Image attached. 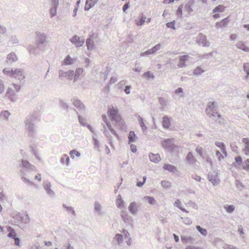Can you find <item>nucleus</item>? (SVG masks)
<instances>
[{
	"label": "nucleus",
	"mask_w": 249,
	"mask_h": 249,
	"mask_svg": "<svg viewBox=\"0 0 249 249\" xmlns=\"http://www.w3.org/2000/svg\"><path fill=\"white\" fill-rule=\"evenodd\" d=\"M196 228L202 235L205 236L207 235L208 232L206 229L202 228L199 225H197Z\"/></svg>",
	"instance_id": "42"
},
{
	"label": "nucleus",
	"mask_w": 249,
	"mask_h": 249,
	"mask_svg": "<svg viewBox=\"0 0 249 249\" xmlns=\"http://www.w3.org/2000/svg\"><path fill=\"white\" fill-rule=\"evenodd\" d=\"M37 49V48L36 46H35L33 45H29L28 47L29 53L30 54H34L35 55H37L39 54V53L36 52Z\"/></svg>",
	"instance_id": "38"
},
{
	"label": "nucleus",
	"mask_w": 249,
	"mask_h": 249,
	"mask_svg": "<svg viewBox=\"0 0 249 249\" xmlns=\"http://www.w3.org/2000/svg\"><path fill=\"white\" fill-rule=\"evenodd\" d=\"M70 158L67 154H64L60 159V162L62 164L66 163L68 166L70 163Z\"/></svg>",
	"instance_id": "39"
},
{
	"label": "nucleus",
	"mask_w": 249,
	"mask_h": 249,
	"mask_svg": "<svg viewBox=\"0 0 249 249\" xmlns=\"http://www.w3.org/2000/svg\"><path fill=\"white\" fill-rule=\"evenodd\" d=\"M242 142L244 144V148L243 151L246 155H249V138H244L242 139Z\"/></svg>",
	"instance_id": "28"
},
{
	"label": "nucleus",
	"mask_w": 249,
	"mask_h": 249,
	"mask_svg": "<svg viewBox=\"0 0 249 249\" xmlns=\"http://www.w3.org/2000/svg\"><path fill=\"white\" fill-rule=\"evenodd\" d=\"M128 209L129 212L133 215H136L138 211V206L136 202L133 201L129 205Z\"/></svg>",
	"instance_id": "18"
},
{
	"label": "nucleus",
	"mask_w": 249,
	"mask_h": 249,
	"mask_svg": "<svg viewBox=\"0 0 249 249\" xmlns=\"http://www.w3.org/2000/svg\"><path fill=\"white\" fill-rule=\"evenodd\" d=\"M119 196L120 197V199H119L118 198L117 199L116 205L118 208H121L124 207V200L122 199L121 196L119 195Z\"/></svg>",
	"instance_id": "54"
},
{
	"label": "nucleus",
	"mask_w": 249,
	"mask_h": 249,
	"mask_svg": "<svg viewBox=\"0 0 249 249\" xmlns=\"http://www.w3.org/2000/svg\"><path fill=\"white\" fill-rule=\"evenodd\" d=\"M115 239L120 244L123 240V237L122 234L120 233H117L115 236Z\"/></svg>",
	"instance_id": "56"
},
{
	"label": "nucleus",
	"mask_w": 249,
	"mask_h": 249,
	"mask_svg": "<svg viewBox=\"0 0 249 249\" xmlns=\"http://www.w3.org/2000/svg\"><path fill=\"white\" fill-rule=\"evenodd\" d=\"M181 242L184 244H193L194 241L195 239L192 237L189 236H186L185 235H181Z\"/></svg>",
	"instance_id": "29"
},
{
	"label": "nucleus",
	"mask_w": 249,
	"mask_h": 249,
	"mask_svg": "<svg viewBox=\"0 0 249 249\" xmlns=\"http://www.w3.org/2000/svg\"><path fill=\"white\" fill-rule=\"evenodd\" d=\"M59 105L60 107L66 109V112H68V109L70 106L67 103L64 102L62 99H60L59 100Z\"/></svg>",
	"instance_id": "44"
},
{
	"label": "nucleus",
	"mask_w": 249,
	"mask_h": 249,
	"mask_svg": "<svg viewBox=\"0 0 249 249\" xmlns=\"http://www.w3.org/2000/svg\"><path fill=\"white\" fill-rule=\"evenodd\" d=\"M63 207L65 208L68 212H71L74 216L76 215V213L74 208L71 206H67L66 204H63Z\"/></svg>",
	"instance_id": "49"
},
{
	"label": "nucleus",
	"mask_w": 249,
	"mask_h": 249,
	"mask_svg": "<svg viewBox=\"0 0 249 249\" xmlns=\"http://www.w3.org/2000/svg\"><path fill=\"white\" fill-rule=\"evenodd\" d=\"M6 95L9 98V99L11 101H16V93L14 89H12L11 88H9L6 93Z\"/></svg>",
	"instance_id": "21"
},
{
	"label": "nucleus",
	"mask_w": 249,
	"mask_h": 249,
	"mask_svg": "<svg viewBox=\"0 0 249 249\" xmlns=\"http://www.w3.org/2000/svg\"><path fill=\"white\" fill-rule=\"evenodd\" d=\"M3 72L10 77H14L20 81L25 78V76L23 75L22 71L21 69H15L13 70L11 69L10 70H9L6 68H4L3 70Z\"/></svg>",
	"instance_id": "5"
},
{
	"label": "nucleus",
	"mask_w": 249,
	"mask_h": 249,
	"mask_svg": "<svg viewBox=\"0 0 249 249\" xmlns=\"http://www.w3.org/2000/svg\"><path fill=\"white\" fill-rule=\"evenodd\" d=\"M242 167L243 170L249 172V159L244 160Z\"/></svg>",
	"instance_id": "51"
},
{
	"label": "nucleus",
	"mask_w": 249,
	"mask_h": 249,
	"mask_svg": "<svg viewBox=\"0 0 249 249\" xmlns=\"http://www.w3.org/2000/svg\"><path fill=\"white\" fill-rule=\"evenodd\" d=\"M74 63V59L68 55L62 62V65H71Z\"/></svg>",
	"instance_id": "32"
},
{
	"label": "nucleus",
	"mask_w": 249,
	"mask_h": 249,
	"mask_svg": "<svg viewBox=\"0 0 249 249\" xmlns=\"http://www.w3.org/2000/svg\"><path fill=\"white\" fill-rule=\"evenodd\" d=\"M71 101L74 107L77 109L83 112L86 111V108L85 105L77 97H73L71 99Z\"/></svg>",
	"instance_id": "10"
},
{
	"label": "nucleus",
	"mask_w": 249,
	"mask_h": 249,
	"mask_svg": "<svg viewBox=\"0 0 249 249\" xmlns=\"http://www.w3.org/2000/svg\"><path fill=\"white\" fill-rule=\"evenodd\" d=\"M70 155L72 159L74 158V155L77 157H79L81 156V153L76 150V149H74L70 151Z\"/></svg>",
	"instance_id": "47"
},
{
	"label": "nucleus",
	"mask_w": 249,
	"mask_h": 249,
	"mask_svg": "<svg viewBox=\"0 0 249 249\" xmlns=\"http://www.w3.org/2000/svg\"><path fill=\"white\" fill-rule=\"evenodd\" d=\"M71 42L74 44L76 47H81L84 43V40L81 39L80 37L77 35L73 36L70 39Z\"/></svg>",
	"instance_id": "14"
},
{
	"label": "nucleus",
	"mask_w": 249,
	"mask_h": 249,
	"mask_svg": "<svg viewBox=\"0 0 249 249\" xmlns=\"http://www.w3.org/2000/svg\"><path fill=\"white\" fill-rule=\"evenodd\" d=\"M209 117L212 118L213 120L215 122V123L219 124H224V120L223 118L222 117L221 115L219 114L217 111L212 112L210 113V114H207Z\"/></svg>",
	"instance_id": "12"
},
{
	"label": "nucleus",
	"mask_w": 249,
	"mask_h": 249,
	"mask_svg": "<svg viewBox=\"0 0 249 249\" xmlns=\"http://www.w3.org/2000/svg\"><path fill=\"white\" fill-rule=\"evenodd\" d=\"M243 162L244 161L241 156H237L235 158V161L232 163V166L236 168L240 166L242 167Z\"/></svg>",
	"instance_id": "25"
},
{
	"label": "nucleus",
	"mask_w": 249,
	"mask_h": 249,
	"mask_svg": "<svg viewBox=\"0 0 249 249\" xmlns=\"http://www.w3.org/2000/svg\"><path fill=\"white\" fill-rule=\"evenodd\" d=\"M238 231L239 232L240 235L243 238H244V230L242 227V226L240 225L238 226Z\"/></svg>",
	"instance_id": "63"
},
{
	"label": "nucleus",
	"mask_w": 249,
	"mask_h": 249,
	"mask_svg": "<svg viewBox=\"0 0 249 249\" xmlns=\"http://www.w3.org/2000/svg\"><path fill=\"white\" fill-rule=\"evenodd\" d=\"M161 185L164 188L167 189L171 187V183L166 180H162L161 181Z\"/></svg>",
	"instance_id": "55"
},
{
	"label": "nucleus",
	"mask_w": 249,
	"mask_h": 249,
	"mask_svg": "<svg viewBox=\"0 0 249 249\" xmlns=\"http://www.w3.org/2000/svg\"><path fill=\"white\" fill-rule=\"evenodd\" d=\"M217 103L215 102H209L206 107L205 109V112L207 114H210L212 112L216 111L217 109Z\"/></svg>",
	"instance_id": "16"
},
{
	"label": "nucleus",
	"mask_w": 249,
	"mask_h": 249,
	"mask_svg": "<svg viewBox=\"0 0 249 249\" xmlns=\"http://www.w3.org/2000/svg\"><path fill=\"white\" fill-rule=\"evenodd\" d=\"M224 208L228 213H231L234 211L235 206L233 205H227L224 206Z\"/></svg>",
	"instance_id": "52"
},
{
	"label": "nucleus",
	"mask_w": 249,
	"mask_h": 249,
	"mask_svg": "<svg viewBox=\"0 0 249 249\" xmlns=\"http://www.w3.org/2000/svg\"><path fill=\"white\" fill-rule=\"evenodd\" d=\"M137 138V135L135 134L134 131H131L129 132L128 139V143H131L132 142H135Z\"/></svg>",
	"instance_id": "35"
},
{
	"label": "nucleus",
	"mask_w": 249,
	"mask_h": 249,
	"mask_svg": "<svg viewBox=\"0 0 249 249\" xmlns=\"http://www.w3.org/2000/svg\"><path fill=\"white\" fill-rule=\"evenodd\" d=\"M59 78L63 80L64 78L66 77L69 80L73 79L74 75V71L70 70L67 71H65L63 70H59L58 71Z\"/></svg>",
	"instance_id": "8"
},
{
	"label": "nucleus",
	"mask_w": 249,
	"mask_h": 249,
	"mask_svg": "<svg viewBox=\"0 0 249 249\" xmlns=\"http://www.w3.org/2000/svg\"><path fill=\"white\" fill-rule=\"evenodd\" d=\"M215 155L216 156V157H217L218 158V160L219 161H221L222 160L224 159V157H225L223 154H222L221 153V152L218 151V150H217L216 151V153H215Z\"/></svg>",
	"instance_id": "62"
},
{
	"label": "nucleus",
	"mask_w": 249,
	"mask_h": 249,
	"mask_svg": "<svg viewBox=\"0 0 249 249\" xmlns=\"http://www.w3.org/2000/svg\"><path fill=\"white\" fill-rule=\"evenodd\" d=\"M83 71H84V70L83 68H78L76 69L75 72H74V75L73 77V80L74 83L75 82L78 80L79 76L82 74Z\"/></svg>",
	"instance_id": "30"
},
{
	"label": "nucleus",
	"mask_w": 249,
	"mask_h": 249,
	"mask_svg": "<svg viewBox=\"0 0 249 249\" xmlns=\"http://www.w3.org/2000/svg\"><path fill=\"white\" fill-rule=\"evenodd\" d=\"M97 37V35L95 33H93L87 39L86 44L88 51H91L95 48L94 40Z\"/></svg>",
	"instance_id": "9"
},
{
	"label": "nucleus",
	"mask_w": 249,
	"mask_h": 249,
	"mask_svg": "<svg viewBox=\"0 0 249 249\" xmlns=\"http://www.w3.org/2000/svg\"><path fill=\"white\" fill-rule=\"evenodd\" d=\"M7 231L9 232L7 236L12 239L16 238V237L17 236V233L15 230L13 228L9 226H7Z\"/></svg>",
	"instance_id": "34"
},
{
	"label": "nucleus",
	"mask_w": 249,
	"mask_h": 249,
	"mask_svg": "<svg viewBox=\"0 0 249 249\" xmlns=\"http://www.w3.org/2000/svg\"><path fill=\"white\" fill-rule=\"evenodd\" d=\"M10 114V113L9 112L8 110H3L0 112L1 117L6 119H7L8 118Z\"/></svg>",
	"instance_id": "59"
},
{
	"label": "nucleus",
	"mask_w": 249,
	"mask_h": 249,
	"mask_svg": "<svg viewBox=\"0 0 249 249\" xmlns=\"http://www.w3.org/2000/svg\"><path fill=\"white\" fill-rule=\"evenodd\" d=\"M161 144L165 151L170 153L174 152L175 149L178 147V146L174 143V138L163 139L161 142Z\"/></svg>",
	"instance_id": "6"
},
{
	"label": "nucleus",
	"mask_w": 249,
	"mask_h": 249,
	"mask_svg": "<svg viewBox=\"0 0 249 249\" xmlns=\"http://www.w3.org/2000/svg\"><path fill=\"white\" fill-rule=\"evenodd\" d=\"M204 71L203 70L200 66H197L193 71V74L195 75H199L201 74Z\"/></svg>",
	"instance_id": "53"
},
{
	"label": "nucleus",
	"mask_w": 249,
	"mask_h": 249,
	"mask_svg": "<svg viewBox=\"0 0 249 249\" xmlns=\"http://www.w3.org/2000/svg\"><path fill=\"white\" fill-rule=\"evenodd\" d=\"M121 216L122 217V219H123L125 223L132 225L133 219L131 217V216H130L128 214V212L127 211H122L121 213Z\"/></svg>",
	"instance_id": "17"
},
{
	"label": "nucleus",
	"mask_w": 249,
	"mask_h": 249,
	"mask_svg": "<svg viewBox=\"0 0 249 249\" xmlns=\"http://www.w3.org/2000/svg\"><path fill=\"white\" fill-rule=\"evenodd\" d=\"M107 114L112 122H114L120 130L126 131L127 126L122 119L117 107H109L107 110Z\"/></svg>",
	"instance_id": "1"
},
{
	"label": "nucleus",
	"mask_w": 249,
	"mask_h": 249,
	"mask_svg": "<svg viewBox=\"0 0 249 249\" xmlns=\"http://www.w3.org/2000/svg\"><path fill=\"white\" fill-rule=\"evenodd\" d=\"M29 149H30V151L34 155V156L36 157V158L37 160H40L39 157H38V156L37 155V151L34 149L33 146L30 145L29 147Z\"/></svg>",
	"instance_id": "60"
},
{
	"label": "nucleus",
	"mask_w": 249,
	"mask_h": 249,
	"mask_svg": "<svg viewBox=\"0 0 249 249\" xmlns=\"http://www.w3.org/2000/svg\"><path fill=\"white\" fill-rule=\"evenodd\" d=\"M51 183L50 182H44L43 187L47 193L50 196H54V192L51 189Z\"/></svg>",
	"instance_id": "23"
},
{
	"label": "nucleus",
	"mask_w": 249,
	"mask_h": 249,
	"mask_svg": "<svg viewBox=\"0 0 249 249\" xmlns=\"http://www.w3.org/2000/svg\"><path fill=\"white\" fill-rule=\"evenodd\" d=\"M187 162L190 164H194L196 161V160L192 152H189L186 157Z\"/></svg>",
	"instance_id": "33"
},
{
	"label": "nucleus",
	"mask_w": 249,
	"mask_h": 249,
	"mask_svg": "<svg viewBox=\"0 0 249 249\" xmlns=\"http://www.w3.org/2000/svg\"><path fill=\"white\" fill-rule=\"evenodd\" d=\"M208 179L213 185L216 186L218 184L219 181L218 178V174L217 172L213 171L212 172H209L208 174Z\"/></svg>",
	"instance_id": "11"
},
{
	"label": "nucleus",
	"mask_w": 249,
	"mask_h": 249,
	"mask_svg": "<svg viewBox=\"0 0 249 249\" xmlns=\"http://www.w3.org/2000/svg\"><path fill=\"white\" fill-rule=\"evenodd\" d=\"M179 62L177 66L179 68H183L186 66V62L189 60L190 56L189 55H183L179 56Z\"/></svg>",
	"instance_id": "15"
},
{
	"label": "nucleus",
	"mask_w": 249,
	"mask_h": 249,
	"mask_svg": "<svg viewBox=\"0 0 249 249\" xmlns=\"http://www.w3.org/2000/svg\"><path fill=\"white\" fill-rule=\"evenodd\" d=\"M39 116V112L35 111L31 115L26 118L25 121V127L28 131V135L30 137H33L36 132V126L34 124V122Z\"/></svg>",
	"instance_id": "3"
},
{
	"label": "nucleus",
	"mask_w": 249,
	"mask_h": 249,
	"mask_svg": "<svg viewBox=\"0 0 249 249\" xmlns=\"http://www.w3.org/2000/svg\"><path fill=\"white\" fill-rule=\"evenodd\" d=\"M143 199L151 205H154L156 202L155 199L153 196H145L144 197Z\"/></svg>",
	"instance_id": "46"
},
{
	"label": "nucleus",
	"mask_w": 249,
	"mask_h": 249,
	"mask_svg": "<svg viewBox=\"0 0 249 249\" xmlns=\"http://www.w3.org/2000/svg\"><path fill=\"white\" fill-rule=\"evenodd\" d=\"M163 169L165 171H168L171 173H175L177 171V169L175 166L169 163H165L163 166Z\"/></svg>",
	"instance_id": "27"
},
{
	"label": "nucleus",
	"mask_w": 249,
	"mask_h": 249,
	"mask_svg": "<svg viewBox=\"0 0 249 249\" xmlns=\"http://www.w3.org/2000/svg\"><path fill=\"white\" fill-rule=\"evenodd\" d=\"M36 46L40 51H44L48 41L47 36L43 33L36 32Z\"/></svg>",
	"instance_id": "4"
},
{
	"label": "nucleus",
	"mask_w": 249,
	"mask_h": 249,
	"mask_svg": "<svg viewBox=\"0 0 249 249\" xmlns=\"http://www.w3.org/2000/svg\"><path fill=\"white\" fill-rule=\"evenodd\" d=\"M183 7V4L179 5V6L178 7V8L177 10V11H176V14L178 16L181 17L182 16Z\"/></svg>",
	"instance_id": "58"
},
{
	"label": "nucleus",
	"mask_w": 249,
	"mask_h": 249,
	"mask_svg": "<svg viewBox=\"0 0 249 249\" xmlns=\"http://www.w3.org/2000/svg\"><path fill=\"white\" fill-rule=\"evenodd\" d=\"M175 23H176L175 20H173L171 22H169L166 23V26L167 28H171V29L175 30H176Z\"/></svg>",
	"instance_id": "57"
},
{
	"label": "nucleus",
	"mask_w": 249,
	"mask_h": 249,
	"mask_svg": "<svg viewBox=\"0 0 249 249\" xmlns=\"http://www.w3.org/2000/svg\"><path fill=\"white\" fill-rule=\"evenodd\" d=\"M196 42L199 46L203 47H209L210 45V42L207 39V36L202 33H199L197 38Z\"/></svg>",
	"instance_id": "7"
},
{
	"label": "nucleus",
	"mask_w": 249,
	"mask_h": 249,
	"mask_svg": "<svg viewBox=\"0 0 249 249\" xmlns=\"http://www.w3.org/2000/svg\"><path fill=\"white\" fill-rule=\"evenodd\" d=\"M196 152L201 157L203 156V150L201 147L197 146L196 149Z\"/></svg>",
	"instance_id": "64"
},
{
	"label": "nucleus",
	"mask_w": 249,
	"mask_h": 249,
	"mask_svg": "<svg viewBox=\"0 0 249 249\" xmlns=\"http://www.w3.org/2000/svg\"><path fill=\"white\" fill-rule=\"evenodd\" d=\"M98 1V0H86L84 10L89 11L95 5Z\"/></svg>",
	"instance_id": "22"
},
{
	"label": "nucleus",
	"mask_w": 249,
	"mask_h": 249,
	"mask_svg": "<svg viewBox=\"0 0 249 249\" xmlns=\"http://www.w3.org/2000/svg\"><path fill=\"white\" fill-rule=\"evenodd\" d=\"M21 218L19 221H20L23 223L27 224L30 221L29 217L28 214H22Z\"/></svg>",
	"instance_id": "45"
},
{
	"label": "nucleus",
	"mask_w": 249,
	"mask_h": 249,
	"mask_svg": "<svg viewBox=\"0 0 249 249\" xmlns=\"http://www.w3.org/2000/svg\"><path fill=\"white\" fill-rule=\"evenodd\" d=\"M143 76L147 80H149L150 79H154L155 78V75L150 71H147L146 72H145L143 74Z\"/></svg>",
	"instance_id": "43"
},
{
	"label": "nucleus",
	"mask_w": 249,
	"mask_h": 249,
	"mask_svg": "<svg viewBox=\"0 0 249 249\" xmlns=\"http://www.w3.org/2000/svg\"><path fill=\"white\" fill-rule=\"evenodd\" d=\"M57 7H51L50 9V13L51 16V17L53 18V17L55 16L56 14V11H57Z\"/></svg>",
	"instance_id": "61"
},
{
	"label": "nucleus",
	"mask_w": 249,
	"mask_h": 249,
	"mask_svg": "<svg viewBox=\"0 0 249 249\" xmlns=\"http://www.w3.org/2000/svg\"><path fill=\"white\" fill-rule=\"evenodd\" d=\"M102 124L103 125V127H104V134H105L106 137L107 138V140L109 141L108 143H109V144L111 146H112L113 143L112 142V137L109 135L108 131L105 128V125L103 124Z\"/></svg>",
	"instance_id": "40"
},
{
	"label": "nucleus",
	"mask_w": 249,
	"mask_h": 249,
	"mask_svg": "<svg viewBox=\"0 0 249 249\" xmlns=\"http://www.w3.org/2000/svg\"><path fill=\"white\" fill-rule=\"evenodd\" d=\"M236 46L238 49H241L244 52H249V48L246 46L242 42H237L236 44Z\"/></svg>",
	"instance_id": "37"
},
{
	"label": "nucleus",
	"mask_w": 249,
	"mask_h": 249,
	"mask_svg": "<svg viewBox=\"0 0 249 249\" xmlns=\"http://www.w3.org/2000/svg\"><path fill=\"white\" fill-rule=\"evenodd\" d=\"M18 60V57L14 53H10L7 55V61L9 63H12Z\"/></svg>",
	"instance_id": "36"
},
{
	"label": "nucleus",
	"mask_w": 249,
	"mask_h": 249,
	"mask_svg": "<svg viewBox=\"0 0 249 249\" xmlns=\"http://www.w3.org/2000/svg\"><path fill=\"white\" fill-rule=\"evenodd\" d=\"M135 116L138 117L139 124L142 128V132L143 133H145V131L147 130V127L144 124V121L143 118H142L140 115H138V114H136Z\"/></svg>",
	"instance_id": "19"
},
{
	"label": "nucleus",
	"mask_w": 249,
	"mask_h": 249,
	"mask_svg": "<svg viewBox=\"0 0 249 249\" xmlns=\"http://www.w3.org/2000/svg\"><path fill=\"white\" fill-rule=\"evenodd\" d=\"M18 167L20 168L19 171L22 180L25 183L28 184L29 185H34V183L29 179L26 178L24 176L25 175L26 172L33 171L35 167L31 164L28 160L21 159L20 162L18 165Z\"/></svg>",
	"instance_id": "2"
},
{
	"label": "nucleus",
	"mask_w": 249,
	"mask_h": 249,
	"mask_svg": "<svg viewBox=\"0 0 249 249\" xmlns=\"http://www.w3.org/2000/svg\"><path fill=\"white\" fill-rule=\"evenodd\" d=\"M243 69L246 73V75L243 79H247L249 77V63H244L243 66Z\"/></svg>",
	"instance_id": "41"
},
{
	"label": "nucleus",
	"mask_w": 249,
	"mask_h": 249,
	"mask_svg": "<svg viewBox=\"0 0 249 249\" xmlns=\"http://www.w3.org/2000/svg\"><path fill=\"white\" fill-rule=\"evenodd\" d=\"M225 11V7L223 5H219L216 6L213 10V13L217 12H223Z\"/></svg>",
	"instance_id": "48"
},
{
	"label": "nucleus",
	"mask_w": 249,
	"mask_h": 249,
	"mask_svg": "<svg viewBox=\"0 0 249 249\" xmlns=\"http://www.w3.org/2000/svg\"><path fill=\"white\" fill-rule=\"evenodd\" d=\"M102 118L103 119V121L105 123H106L107 126L109 129V130L110 131V132L112 133L113 135H114L118 140L119 139V136L117 133L116 131L112 128V127L110 123L108 121L107 116L105 114L102 115Z\"/></svg>",
	"instance_id": "13"
},
{
	"label": "nucleus",
	"mask_w": 249,
	"mask_h": 249,
	"mask_svg": "<svg viewBox=\"0 0 249 249\" xmlns=\"http://www.w3.org/2000/svg\"><path fill=\"white\" fill-rule=\"evenodd\" d=\"M230 22V18L229 17H226V18L222 19L220 22H217L215 23V27L217 29H218L219 28H221L223 27H226L228 23Z\"/></svg>",
	"instance_id": "24"
},
{
	"label": "nucleus",
	"mask_w": 249,
	"mask_h": 249,
	"mask_svg": "<svg viewBox=\"0 0 249 249\" xmlns=\"http://www.w3.org/2000/svg\"><path fill=\"white\" fill-rule=\"evenodd\" d=\"M146 17L142 13L138 19H135V23L138 26H142L145 22Z\"/></svg>",
	"instance_id": "31"
},
{
	"label": "nucleus",
	"mask_w": 249,
	"mask_h": 249,
	"mask_svg": "<svg viewBox=\"0 0 249 249\" xmlns=\"http://www.w3.org/2000/svg\"><path fill=\"white\" fill-rule=\"evenodd\" d=\"M150 160L154 163H158L160 160V156L159 154H153L150 153L149 155Z\"/></svg>",
	"instance_id": "26"
},
{
	"label": "nucleus",
	"mask_w": 249,
	"mask_h": 249,
	"mask_svg": "<svg viewBox=\"0 0 249 249\" xmlns=\"http://www.w3.org/2000/svg\"><path fill=\"white\" fill-rule=\"evenodd\" d=\"M76 113L78 115V119L80 124L83 126H86L87 124L85 122L86 119L81 116L77 111H76Z\"/></svg>",
	"instance_id": "50"
},
{
	"label": "nucleus",
	"mask_w": 249,
	"mask_h": 249,
	"mask_svg": "<svg viewBox=\"0 0 249 249\" xmlns=\"http://www.w3.org/2000/svg\"><path fill=\"white\" fill-rule=\"evenodd\" d=\"M171 118L168 116H164L162 118V125L165 129H168L171 126Z\"/></svg>",
	"instance_id": "20"
}]
</instances>
